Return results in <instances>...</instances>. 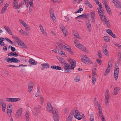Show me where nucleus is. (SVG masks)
Returning a JSON list of instances; mask_svg holds the SVG:
<instances>
[{
  "mask_svg": "<svg viewBox=\"0 0 121 121\" xmlns=\"http://www.w3.org/2000/svg\"><path fill=\"white\" fill-rule=\"evenodd\" d=\"M47 109L48 111L52 112L55 121H59V117L58 110L55 108H53L51 104L49 103H48L47 104Z\"/></svg>",
  "mask_w": 121,
  "mask_h": 121,
  "instance_id": "1",
  "label": "nucleus"
},
{
  "mask_svg": "<svg viewBox=\"0 0 121 121\" xmlns=\"http://www.w3.org/2000/svg\"><path fill=\"white\" fill-rule=\"evenodd\" d=\"M73 115L75 118L78 120H81L82 118V116L80 115L78 110H73L70 112L66 121H72Z\"/></svg>",
  "mask_w": 121,
  "mask_h": 121,
  "instance_id": "2",
  "label": "nucleus"
},
{
  "mask_svg": "<svg viewBox=\"0 0 121 121\" xmlns=\"http://www.w3.org/2000/svg\"><path fill=\"white\" fill-rule=\"evenodd\" d=\"M74 44L77 47L79 48V49H81L82 51L86 52H87L88 50L86 47L79 43V44L78 41H74Z\"/></svg>",
  "mask_w": 121,
  "mask_h": 121,
  "instance_id": "3",
  "label": "nucleus"
},
{
  "mask_svg": "<svg viewBox=\"0 0 121 121\" xmlns=\"http://www.w3.org/2000/svg\"><path fill=\"white\" fill-rule=\"evenodd\" d=\"M22 108L18 109L16 113L15 117L17 119L21 118V117L22 114Z\"/></svg>",
  "mask_w": 121,
  "mask_h": 121,
  "instance_id": "4",
  "label": "nucleus"
},
{
  "mask_svg": "<svg viewBox=\"0 0 121 121\" xmlns=\"http://www.w3.org/2000/svg\"><path fill=\"white\" fill-rule=\"evenodd\" d=\"M109 91L108 90H107L106 91L105 95V102L106 104L109 102L110 101L109 99Z\"/></svg>",
  "mask_w": 121,
  "mask_h": 121,
  "instance_id": "5",
  "label": "nucleus"
},
{
  "mask_svg": "<svg viewBox=\"0 0 121 121\" xmlns=\"http://www.w3.org/2000/svg\"><path fill=\"white\" fill-rule=\"evenodd\" d=\"M84 57V59L81 58V60L82 62H85V61H86L89 63L92 64V62L86 55Z\"/></svg>",
  "mask_w": 121,
  "mask_h": 121,
  "instance_id": "6",
  "label": "nucleus"
},
{
  "mask_svg": "<svg viewBox=\"0 0 121 121\" xmlns=\"http://www.w3.org/2000/svg\"><path fill=\"white\" fill-rule=\"evenodd\" d=\"M20 99L19 98H7L6 99V101L11 102H16L17 101H19Z\"/></svg>",
  "mask_w": 121,
  "mask_h": 121,
  "instance_id": "7",
  "label": "nucleus"
},
{
  "mask_svg": "<svg viewBox=\"0 0 121 121\" xmlns=\"http://www.w3.org/2000/svg\"><path fill=\"white\" fill-rule=\"evenodd\" d=\"M49 12L50 14V16L54 22V21L56 22V18L54 15V11L52 9H50Z\"/></svg>",
  "mask_w": 121,
  "mask_h": 121,
  "instance_id": "8",
  "label": "nucleus"
},
{
  "mask_svg": "<svg viewBox=\"0 0 121 121\" xmlns=\"http://www.w3.org/2000/svg\"><path fill=\"white\" fill-rule=\"evenodd\" d=\"M28 62L30 64L29 65L30 66H31L32 65H35L38 63L37 62H35V60L32 58H30L29 59Z\"/></svg>",
  "mask_w": 121,
  "mask_h": 121,
  "instance_id": "9",
  "label": "nucleus"
},
{
  "mask_svg": "<svg viewBox=\"0 0 121 121\" xmlns=\"http://www.w3.org/2000/svg\"><path fill=\"white\" fill-rule=\"evenodd\" d=\"M41 65L42 66L41 68L42 70L44 69L45 68L47 69L48 68L49 66L48 64L47 63L41 64Z\"/></svg>",
  "mask_w": 121,
  "mask_h": 121,
  "instance_id": "10",
  "label": "nucleus"
},
{
  "mask_svg": "<svg viewBox=\"0 0 121 121\" xmlns=\"http://www.w3.org/2000/svg\"><path fill=\"white\" fill-rule=\"evenodd\" d=\"M57 49L59 54H61V55H62L63 57L65 56L66 55L65 52H64L63 50H62L61 48H57Z\"/></svg>",
  "mask_w": 121,
  "mask_h": 121,
  "instance_id": "11",
  "label": "nucleus"
},
{
  "mask_svg": "<svg viewBox=\"0 0 121 121\" xmlns=\"http://www.w3.org/2000/svg\"><path fill=\"white\" fill-rule=\"evenodd\" d=\"M119 72V70H118L117 68L116 70H114V76L115 79L116 81L117 80L118 77V74Z\"/></svg>",
  "mask_w": 121,
  "mask_h": 121,
  "instance_id": "12",
  "label": "nucleus"
},
{
  "mask_svg": "<svg viewBox=\"0 0 121 121\" xmlns=\"http://www.w3.org/2000/svg\"><path fill=\"white\" fill-rule=\"evenodd\" d=\"M4 27L6 31L9 34H10L11 35H12V32L9 27H7L6 26H4Z\"/></svg>",
  "mask_w": 121,
  "mask_h": 121,
  "instance_id": "13",
  "label": "nucleus"
},
{
  "mask_svg": "<svg viewBox=\"0 0 121 121\" xmlns=\"http://www.w3.org/2000/svg\"><path fill=\"white\" fill-rule=\"evenodd\" d=\"M20 42L18 43H19L18 44L21 46L22 47L25 48H27V46L22 42V41H21Z\"/></svg>",
  "mask_w": 121,
  "mask_h": 121,
  "instance_id": "14",
  "label": "nucleus"
},
{
  "mask_svg": "<svg viewBox=\"0 0 121 121\" xmlns=\"http://www.w3.org/2000/svg\"><path fill=\"white\" fill-rule=\"evenodd\" d=\"M57 59L60 61V62L61 63L62 65L63 64L66 63L65 61L61 57H57Z\"/></svg>",
  "mask_w": 121,
  "mask_h": 121,
  "instance_id": "15",
  "label": "nucleus"
},
{
  "mask_svg": "<svg viewBox=\"0 0 121 121\" xmlns=\"http://www.w3.org/2000/svg\"><path fill=\"white\" fill-rule=\"evenodd\" d=\"M32 83H30L28 85V87L29 89L28 91L29 92H31L33 88V86H32Z\"/></svg>",
  "mask_w": 121,
  "mask_h": 121,
  "instance_id": "16",
  "label": "nucleus"
},
{
  "mask_svg": "<svg viewBox=\"0 0 121 121\" xmlns=\"http://www.w3.org/2000/svg\"><path fill=\"white\" fill-rule=\"evenodd\" d=\"M85 4L89 7L91 8H92V7L91 4L88 1V0H86L84 1Z\"/></svg>",
  "mask_w": 121,
  "mask_h": 121,
  "instance_id": "17",
  "label": "nucleus"
},
{
  "mask_svg": "<svg viewBox=\"0 0 121 121\" xmlns=\"http://www.w3.org/2000/svg\"><path fill=\"white\" fill-rule=\"evenodd\" d=\"M13 57H5V60H7L8 63H13Z\"/></svg>",
  "mask_w": 121,
  "mask_h": 121,
  "instance_id": "18",
  "label": "nucleus"
},
{
  "mask_svg": "<svg viewBox=\"0 0 121 121\" xmlns=\"http://www.w3.org/2000/svg\"><path fill=\"white\" fill-rule=\"evenodd\" d=\"M88 14L86 13H84L83 14L79 15V17H81V18H84L87 19L88 17Z\"/></svg>",
  "mask_w": 121,
  "mask_h": 121,
  "instance_id": "19",
  "label": "nucleus"
},
{
  "mask_svg": "<svg viewBox=\"0 0 121 121\" xmlns=\"http://www.w3.org/2000/svg\"><path fill=\"white\" fill-rule=\"evenodd\" d=\"M25 2L23 0L22 1L21 3H19L18 5H17L15 8V9H19L21 5H22Z\"/></svg>",
  "mask_w": 121,
  "mask_h": 121,
  "instance_id": "20",
  "label": "nucleus"
},
{
  "mask_svg": "<svg viewBox=\"0 0 121 121\" xmlns=\"http://www.w3.org/2000/svg\"><path fill=\"white\" fill-rule=\"evenodd\" d=\"M29 112H26L25 113V118L26 121H29Z\"/></svg>",
  "mask_w": 121,
  "mask_h": 121,
  "instance_id": "21",
  "label": "nucleus"
},
{
  "mask_svg": "<svg viewBox=\"0 0 121 121\" xmlns=\"http://www.w3.org/2000/svg\"><path fill=\"white\" fill-rule=\"evenodd\" d=\"M97 105H98V107L99 110V113H102V111L101 108V107L99 104V103L98 102L97 103Z\"/></svg>",
  "mask_w": 121,
  "mask_h": 121,
  "instance_id": "22",
  "label": "nucleus"
},
{
  "mask_svg": "<svg viewBox=\"0 0 121 121\" xmlns=\"http://www.w3.org/2000/svg\"><path fill=\"white\" fill-rule=\"evenodd\" d=\"M2 111L3 112H4L5 111V110L6 108V103H4V104H3L2 105Z\"/></svg>",
  "mask_w": 121,
  "mask_h": 121,
  "instance_id": "23",
  "label": "nucleus"
},
{
  "mask_svg": "<svg viewBox=\"0 0 121 121\" xmlns=\"http://www.w3.org/2000/svg\"><path fill=\"white\" fill-rule=\"evenodd\" d=\"M65 72L66 73H68L69 72H71V68L70 67H65L64 68Z\"/></svg>",
  "mask_w": 121,
  "mask_h": 121,
  "instance_id": "24",
  "label": "nucleus"
},
{
  "mask_svg": "<svg viewBox=\"0 0 121 121\" xmlns=\"http://www.w3.org/2000/svg\"><path fill=\"white\" fill-rule=\"evenodd\" d=\"M13 7L14 8L16 7L18 5V3L17 0H13Z\"/></svg>",
  "mask_w": 121,
  "mask_h": 121,
  "instance_id": "25",
  "label": "nucleus"
},
{
  "mask_svg": "<svg viewBox=\"0 0 121 121\" xmlns=\"http://www.w3.org/2000/svg\"><path fill=\"white\" fill-rule=\"evenodd\" d=\"M60 28H61V29H62V31L64 34L65 35V36H66V33H67L66 29L64 27H63L62 28L61 27H60Z\"/></svg>",
  "mask_w": 121,
  "mask_h": 121,
  "instance_id": "26",
  "label": "nucleus"
},
{
  "mask_svg": "<svg viewBox=\"0 0 121 121\" xmlns=\"http://www.w3.org/2000/svg\"><path fill=\"white\" fill-rule=\"evenodd\" d=\"M13 63H19L20 62V60L17 58L13 57Z\"/></svg>",
  "mask_w": 121,
  "mask_h": 121,
  "instance_id": "27",
  "label": "nucleus"
},
{
  "mask_svg": "<svg viewBox=\"0 0 121 121\" xmlns=\"http://www.w3.org/2000/svg\"><path fill=\"white\" fill-rule=\"evenodd\" d=\"M106 9L108 14L110 15H111L112 13L111 10L109 7H107L106 8Z\"/></svg>",
  "mask_w": 121,
  "mask_h": 121,
  "instance_id": "28",
  "label": "nucleus"
},
{
  "mask_svg": "<svg viewBox=\"0 0 121 121\" xmlns=\"http://www.w3.org/2000/svg\"><path fill=\"white\" fill-rule=\"evenodd\" d=\"M106 25L108 27V28H109L110 27V23L108 21H107L106 19L104 21Z\"/></svg>",
  "mask_w": 121,
  "mask_h": 121,
  "instance_id": "29",
  "label": "nucleus"
},
{
  "mask_svg": "<svg viewBox=\"0 0 121 121\" xmlns=\"http://www.w3.org/2000/svg\"><path fill=\"white\" fill-rule=\"evenodd\" d=\"M80 79V77L79 75L76 76L74 79V80L76 82H78Z\"/></svg>",
  "mask_w": 121,
  "mask_h": 121,
  "instance_id": "30",
  "label": "nucleus"
},
{
  "mask_svg": "<svg viewBox=\"0 0 121 121\" xmlns=\"http://www.w3.org/2000/svg\"><path fill=\"white\" fill-rule=\"evenodd\" d=\"M27 65H19V66H16L14 65H7V66H8L9 67H18L19 66H24V67H26V66H27Z\"/></svg>",
  "mask_w": 121,
  "mask_h": 121,
  "instance_id": "31",
  "label": "nucleus"
},
{
  "mask_svg": "<svg viewBox=\"0 0 121 121\" xmlns=\"http://www.w3.org/2000/svg\"><path fill=\"white\" fill-rule=\"evenodd\" d=\"M66 49L72 55H73V53L72 52V50L70 48H68L67 47Z\"/></svg>",
  "mask_w": 121,
  "mask_h": 121,
  "instance_id": "32",
  "label": "nucleus"
},
{
  "mask_svg": "<svg viewBox=\"0 0 121 121\" xmlns=\"http://www.w3.org/2000/svg\"><path fill=\"white\" fill-rule=\"evenodd\" d=\"M104 38L105 41L108 42L110 41V39L109 37L108 36H105L104 37Z\"/></svg>",
  "mask_w": 121,
  "mask_h": 121,
  "instance_id": "33",
  "label": "nucleus"
},
{
  "mask_svg": "<svg viewBox=\"0 0 121 121\" xmlns=\"http://www.w3.org/2000/svg\"><path fill=\"white\" fill-rule=\"evenodd\" d=\"M112 2L114 3L116 6H117V4L119 3V1L117 0H113L112 1Z\"/></svg>",
  "mask_w": 121,
  "mask_h": 121,
  "instance_id": "34",
  "label": "nucleus"
},
{
  "mask_svg": "<svg viewBox=\"0 0 121 121\" xmlns=\"http://www.w3.org/2000/svg\"><path fill=\"white\" fill-rule=\"evenodd\" d=\"M58 43L59 45L60 46V47L62 48H64L65 49H66V48L67 47V46H65V45L62 44L61 43Z\"/></svg>",
  "mask_w": 121,
  "mask_h": 121,
  "instance_id": "35",
  "label": "nucleus"
},
{
  "mask_svg": "<svg viewBox=\"0 0 121 121\" xmlns=\"http://www.w3.org/2000/svg\"><path fill=\"white\" fill-rule=\"evenodd\" d=\"M103 51L104 53L107 56H108L109 55V54L108 53L107 50L106 49H105L104 50L103 48Z\"/></svg>",
  "mask_w": 121,
  "mask_h": 121,
  "instance_id": "36",
  "label": "nucleus"
},
{
  "mask_svg": "<svg viewBox=\"0 0 121 121\" xmlns=\"http://www.w3.org/2000/svg\"><path fill=\"white\" fill-rule=\"evenodd\" d=\"M64 67V68H65V67H70V66L69 65V64L67 63H65L63 64V65Z\"/></svg>",
  "mask_w": 121,
  "mask_h": 121,
  "instance_id": "37",
  "label": "nucleus"
},
{
  "mask_svg": "<svg viewBox=\"0 0 121 121\" xmlns=\"http://www.w3.org/2000/svg\"><path fill=\"white\" fill-rule=\"evenodd\" d=\"M76 66V64L75 63H73L71 65V66H70V67L71 68V69H73Z\"/></svg>",
  "mask_w": 121,
  "mask_h": 121,
  "instance_id": "38",
  "label": "nucleus"
},
{
  "mask_svg": "<svg viewBox=\"0 0 121 121\" xmlns=\"http://www.w3.org/2000/svg\"><path fill=\"white\" fill-rule=\"evenodd\" d=\"M114 90L115 91L118 92V91L120 90V88L119 87H116L114 88Z\"/></svg>",
  "mask_w": 121,
  "mask_h": 121,
  "instance_id": "39",
  "label": "nucleus"
},
{
  "mask_svg": "<svg viewBox=\"0 0 121 121\" xmlns=\"http://www.w3.org/2000/svg\"><path fill=\"white\" fill-rule=\"evenodd\" d=\"M93 85H94L96 81V78L94 77H92Z\"/></svg>",
  "mask_w": 121,
  "mask_h": 121,
  "instance_id": "40",
  "label": "nucleus"
},
{
  "mask_svg": "<svg viewBox=\"0 0 121 121\" xmlns=\"http://www.w3.org/2000/svg\"><path fill=\"white\" fill-rule=\"evenodd\" d=\"M40 100L41 102V105H43V103L44 102V99L43 97H41L40 98Z\"/></svg>",
  "mask_w": 121,
  "mask_h": 121,
  "instance_id": "41",
  "label": "nucleus"
},
{
  "mask_svg": "<svg viewBox=\"0 0 121 121\" xmlns=\"http://www.w3.org/2000/svg\"><path fill=\"white\" fill-rule=\"evenodd\" d=\"M38 89V91L37 92V93H36L35 95V96L36 97H37L39 95V92L40 91V90H39V89L38 88V87H37Z\"/></svg>",
  "mask_w": 121,
  "mask_h": 121,
  "instance_id": "42",
  "label": "nucleus"
},
{
  "mask_svg": "<svg viewBox=\"0 0 121 121\" xmlns=\"http://www.w3.org/2000/svg\"><path fill=\"white\" fill-rule=\"evenodd\" d=\"M91 17L95 16V11L93 10H91Z\"/></svg>",
  "mask_w": 121,
  "mask_h": 121,
  "instance_id": "43",
  "label": "nucleus"
},
{
  "mask_svg": "<svg viewBox=\"0 0 121 121\" xmlns=\"http://www.w3.org/2000/svg\"><path fill=\"white\" fill-rule=\"evenodd\" d=\"M83 9L82 8H80L78 11L75 12V13H81Z\"/></svg>",
  "mask_w": 121,
  "mask_h": 121,
  "instance_id": "44",
  "label": "nucleus"
},
{
  "mask_svg": "<svg viewBox=\"0 0 121 121\" xmlns=\"http://www.w3.org/2000/svg\"><path fill=\"white\" fill-rule=\"evenodd\" d=\"M94 69H93L92 70V77H94L95 75L96 74V71H94Z\"/></svg>",
  "mask_w": 121,
  "mask_h": 121,
  "instance_id": "45",
  "label": "nucleus"
},
{
  "mask_svg": "<svg viewBox=\"0 0 121 121\" xmlns=\"http://www.w3.org/2000/svg\"><path fill=\"white\" fill-rule=\"evenodd\" d=\"M74 35L77 38L80 39V37L79 36V35L78 33L77 32L76 33H75Z\"/></svg>",
  "mask_w": 121,
  "mask_h": 121,
  "instance_id": "46",
  "label": "nucleus"
},
{
  "mask_svg": "<svg viewBox=\"0 0 121 121\" xmlns=\"http://www.w3.org/2000/svg\"><path fill=\"white\" fill-rule=\"evenodd\" d=\"M103 15H101V16H99L100 18L102 20L104 21L105 19H106L105 18V16L103 17Z\"/></svg>",
  "mask_w": 121,
  "mask_h": 121,
  "instance_id": "47",
  "label": "nucleus"
},
{
  "mask_svg": "<svg viewBox=\"0 0 121 121\" xmlns=\"http://www.w3.org/2000/svg\"><path fill=\"white\" fill-rule=\"evenodd\" d=\"M98 12L99 16H101V15H104V14L103 13V12L101 9H100V10H99V9H98Z\"/></svg>",
  "mask_w": 121,
  "mask_h": 121,
  "instance_id": "48",
  "label": "nucleus"
},
{
  "mask_svg": "<svg viewBox=\"0 0 121 121\" xmlns=\"http://www.w3.org/2000/svg\"><path fill=\"white\" fill-rule=\"evenodd\" d=\"M110 71L108 70L107 69H106L104 73V75L105 76H106L107 74L109 73Z\"/></svg>",
  "mask_w": 121,
  "mask_h": 121,
  "instance_id": "49",
  "label": "nucleus"
},
{
  "mask_svg": "<svg viewBox=\"0 0 121 121\" xmlns=\"http://www.w3.org/2000/svg\"><path fill=\"white\" fill-rule=\"evenodd\" d=\"M7 9H5L4 8V7L2 9L1 11L0 12V13L1 14H2L4 13L5 11V10H6Z\"/></svg>",
  "mask_w": 121,
  "mask_h": 121,
  "instance_id": "50",
  "label": "nucleus"
},
{
  "mask_svg": "<svg viewBox=\"0 0 121 121\" xmlns=\"http://www.w3.org/2000/svg\"><path fill=\"white\" fill-rule=\"evenodd\" d=\"M90 121H94V117L93 115L92 114H91L90 115Z\"/></svg>",
  "mask_w": 121,
  "mask_h": 121,
  "instance_id": "51",
  "label": "nucleus"
},
{
  "mask_svg": "<svg viewBox=\"0 0 121 121\" xmlns=\"http://www.w3.org/2000/svg\"><path fill=\"white\" fill-rule=\"evenodd\" d=\"M69 62L71 64L75 63V61L73 59H70L69 60Z\"/></svg>",
  "mask_w": 121,
  "mask_h": 121,
  "instance_id": "52",
  "label": "nucleus"
},
{
  "mask_svg": "<svg viewBox=\"0 0 121 121\" xmlns=\"http://www.w3.org/2000/svg\"><path fill=\"white\" fill-rule=\"evenodd\" d=\"M107 32L108 33L109 35H111V34L112 32V30L109 29H107L106 30Z\"/></svg>",
  "mask_w": 121,
  "mask_h": 121,
  "instance_id": "53",
  "label": "nucleus"
},
{
  "mask_svg": "<svg viewBox=\"0 0 121 121\" xmlns=\"http://www.w3.org/2000/svg\"><path fill=\"white\" fill-rule=\"evenodd\" d=\"M33 0H30L29 2V4H30V7H33Z\"/></svg>",
  "mask_w": 121,
  "mask_h": 121,
  "instance_id": "54",
  "label": "nucleus"
},
{
  "mask_svg": "<svg viewBox=\"0 0 121 121\" xmlns=\"http://www.w3.org/2000/svg\"><path fill=\"white\" fill-rule=\"evenodd\" d=\"M119 66L118 64H116L115 66V70H116V69L117 68L118 70H119Z\"/></svg>",
  "mask_w": 121,
  "mask_h": 121,
  "instance_id": "55",
  "label": "nucleus"
},
{
  "mask_svg": "<svg viewBox=\"0 0 121 121\" xmlns=\"http://www.w3.org/2000/svg\"><path fill=\"white\" fill-rule=\"evenodd\" d=\"M86 24L87 26L90 25H91V23H90V20L88 19V21H86Z\"/></svg>",
  "mask_w": 121,
  "mask_h": 121,
  "instance_id": "56",
  "label": "nucleus"
},
{
  "mask_svg": "<svg viewBox=\"0 0 121 121\" xmlns=\"http://www.w3.org/2000/svg\"><path fill=\"white\" fill-rule=\"evenodd\" d=\"M116 6L118 8H121V3L119 1V4H118L117 6Z\"/></svg>",
  "mask_w": 121,
  "mask_h": 121,
  "instance_id": "57",
  "label": "nucleus"
},
{
  "mask_svg": "<svg viewBox=\"0 0 121 121\" xmlns=\"http://www.w3.org/2000/svg\"><path fill=\"white\" fill-rule=\"evenodd\" d=\"M4 102L3 100L2 99H0V108L1 107V105H2L4 103Z\"/></svg>",
  "mask_w": 121,
  "mask_h": 121,
  "instance_id": "58",
  "label": "nucleus"
},
{
  "mask_svg": "<svg viewBox=\"0 0 121 121\" xmlns=\"http://www.w3.org/2000/svg\"><path fill=\"white\" fill-rule=\"evenodd\" d=\"M25 27L26 29L27 30L30 31V28L27 24V26H25Z\"/></svg>",
  "mask_w": 121,
  "mask_h": 121,
  "instance_id": "59",
  "label": "nucleus"
},
{
  "mask_svg": "<svg viewBox=\"0 0 121 121\" xmlns=\"http://www.w3.org/2000/svg\"><path fill=\"white\" fill-rule=\"evenodd\" d=\"M34 110L36 112H40V110L39 109L36 107H35L34 108Z\"/></svg>",
  "mask_w": 121,
  "mask_h": 121,
  "instance_id": "60",
  "label": "nucleus"
},
{
  "mask_svg": "<svg viewBox=\"0 0 121 121\" xmlns=\"http://www.w3.org/2000/svg\"><path fill=\"white\" fill-rule=\"evenodd\" d=\"M110 35L114 38H117V37L112 32L111 34V35Z\"/></svg>",
  "mask_w": 121,
  "mask_h": 121,
  "instance_id": "61",
  "label": "nucleus"
},
{
  "mask_svg": "<svg viewBox=\"0 0 121 121\" xmlns=\"http://www.w3.org/2000/svg\"><path fill=\"white\" fill-rule=\"evenodd\" d=\"M39 27L40 28V30H41V32H42V31H44V30L43 29V26H41V25H39Z\"/></svg>",
  "mask_w": 121,
  "mask_h": 121,
  "instance_id": "62",
  "label": "nucleus"
},
{
  "mask_svg": "<svg viewBox=\"0 0 121 121\" xmlns=\"http://www.w3.org/2000/svg\"><path fill=\"white\" fill-rule=\"evenodd\" d=\"M87 27L88 28V29L89 30L90 32H91V25H89L88 26H87Z\"/></svg>",
  "mask_w": 121,
  "mask_h": 121,
  "instance_id": "63",
  "label": "nucleus"
},
{
  "mask_svg": "<svg viewBox=\"0 0 121 121\" xmlns=\"http://www.w3.org/2000/svg\"><path fill=\"white\" fill-rule=\"evenodd\" d=\"M15 39L17 40L16 42L18 44L19 43H18L20 42V41H21V40L19 38H18L17 37L16 38V39Z\"/></svg>",
  "mask_w": 121,
  "mask_h": 121,
  "instance_id": "64",
  "label": "nucleus"
}]
</instances>
